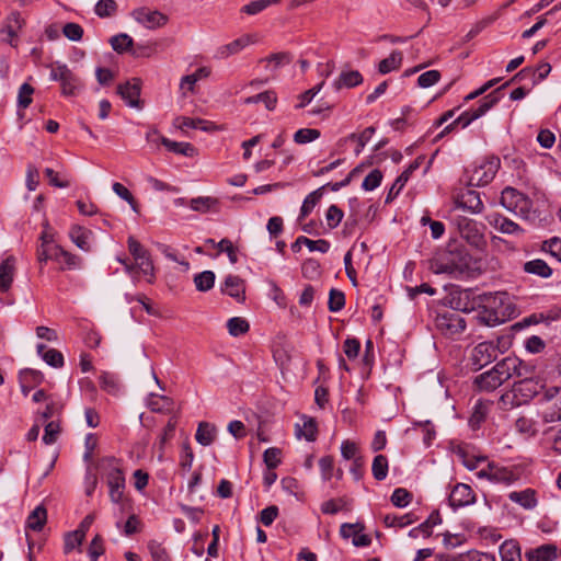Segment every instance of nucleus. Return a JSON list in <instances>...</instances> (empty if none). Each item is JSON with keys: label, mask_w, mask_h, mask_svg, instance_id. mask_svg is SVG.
<instances>
[{"label": "nucleus", "mask_w": 561, "mask_h": 561, "mask_svg": "<svg viewBox=\"0 0 561 561\" xmlns=\"http://www.w3.org/2000/svg\"><path fill=\"white\" fill-rule=\"evenodd\" d=\"M134 20L148 30L162 27L168 22V16L160 11L139 8L131 13Z\"/></svg>", "instance_id": "obj_12"}, {"label": "nucleus", "mask_w": 561, "mask_h": 561, "mask_svg": "<svg viewBox=\"0 0 561 561\" xmlns=\"http://www.w3.org/2000/svg\"><path fill=\"white\" fill-rule=\"evenodd\" d=\"M117 93L130 107H139L140 96V82L138 79H133L124 84L117 87Z\"/></svg>", "instance_id": "obj_19"}, {"label": "nucleus", "mask_w": 561, "mask_h": 561, "mask_svg": "<svg viewBox=\"0 0 561 561\" xmlns=\"http://www.w3.org/2000/svg\"><path fill=\"white\" fill-rule=\"evenodd\" d=\"M176 424H178L176 419L171 417L168 421L165 427L163 428V432L159 436L158 442H157V446L160 450L159 459H162L165 445L173 438L175 428H176Z\"/></svg>", "instance_id": "obj_40"}, {"label": "nucleus", "mask_w": 561, "mask_h": 561, "mask_svg": "<svg viewBox=\"0 0 561 561\" xmlns=\"http://www.w3.org/2000/svg\"><path fill=\"white\" fill-rule=\"evenodd\" d=\"M55 250V261L61 264V268H79L81 266V259L71 254L60 247H51Z\"/></svg>", "instance_id": "obj_31"}, {"label": "nucleus", "mask_w": 561, "mask_h": 561, "mask_svg": "<svg viewBox=\"0 0 561 561\" xmlns=\"http://www.w3.org/2000/svg\"><path fill=\"white\" fill-rule=\"evenodd\" d=\"M500 161L490 159L482 161L479 165H474L469 174V184L472 186H483L489 184L495 176Z\"/></svg>", "instance_id": "obj_6"}, {"label": "nucleus", "mask_w": 561, "mask_h": 561, "mask_svg": "<svg viewBox=\"0 0 561 561\" xmlns=\"http://www.w3.org/2000/svg\"><path fill=\"white\" fill-rule=\"evenodd\" d=\"M222 291L234 298L238 302H242L245 299L244 280L237 275H228L225 278Z\"/></svg>", "instance_id": "obj_20"}, {"label": "nucleus", "mask_w": 561, "mask_h": 561, "mask_svg": "<svg viewBox=\"0 0 561 561\" xmlns=\"http://www.w3.org/2000/svg\"><path fill=\"white\" fill-rule=\"evenodd\" d=\"M483 307L488 316V323L504 322L507 317L514 312L510 296L504 291H496L484 295L482 298Z\"/></svg>", "instance_id": "obj_3"}, {"label": "nucleus", "mask_w": 561, "mask_h": 561, "mask_svg": "<svg viewBox=\"0 0 561 561\" xmlns=\"http://www.w3.org/2000/svg\"><path fill=\"white\" fill-rule=\"evenodd\" d=\"M421 164V158H417L415 161H413L408 169H405L396 180L393 185L391 186L388 198L391 196H397L400 191L403 188L405 183L408 182L410 175L420 168Z\"/></svg>", "instance_id": "obj_35"}, {"label": "nucleus", "mask_w": 561, "mask_h": 561, "mask_svg": "<svg viewBox=\"0 0 561 561\" xmlns=\"http://www.w3.org/2000/svg\"><path fill=\"white\" fill-rule=\"evenodd\" d=\"M60 433V426L57 422L50 421L45 425L44 435H43V442L46 445L54 444Z\"/></svg>", "instance_id": "obj_62"}, {"label": "nucleus", "mask_w": 561, "mask_h": 561, "mask_svg": "<svg viewBox=\"0 0 561 561\" xmlns=\"http://www.w3.org/2000/svg\"><path fill=\"white\" fill-rule=\"evenodd\" d=\"M174 125L181 129L184 128H199L204 131H215L221 129V127L217 126L213 122L205 121L202 118H191L186 116H179L174 121Z\"/></svg>", "instance_id": "obj_23"}, {"label": "nucleus", "mask_w": 561, "mask_h": 561, "mask_svg": "<svg viewBox=\"0 0 561 561\" xmlns=\"http://www.w3.org/2000/svg\"><path fill=\"white\" fill-rule=\"evenodd\" d=\"M297 243H304L311 252L318 251L327 253L330 249V243L324 239L311 240L307 237L300 236L297 238Z\"/></svg>", "instance_id": "obj_52"}, {"label": "nucleus", "mask_w": 561, "mask_h": 561, "mask_svg": "<svg viewBox=\"0 0 561 561\" xmlns=\"http://www.w3.org/2000/svg\"><path fill=\"white\" fill-rule=\"evenodd\" d=\"M194 284L197 290L208 291L214 287L215 273L211 271H204L194 276Z\"/></svg>", "instance_id": "obj_48"}, {"label": "nucleus", "mask_w": 561, "mask_h": 561, "mask_svg": "<svg viewBox=\"0 0 561 561\" xmlns=\"http://www.w3.org/2000/svg\"><path fill=\"white\" fill-rule=\"evenodd\" d=\"M482 228V225L471 219H462L459 222L460 237L477 249H482L486 244Z\"/></svg>", "instance_id": "obj_10"}, {"label": "nucleus", "mask_w": 561, "mask_h": 561, "mask_svg": "<svg viewBox=\"0 0 561 561\" xmlns=\"http://www.w3.org/2000/svg\"><path fill=\"white\" fill-rule=\"evenodd\" d=\"M218 205V201L210 196H199L190 201V207L194 211L206 214Z\"/></svg>", "instance_id": "obj_41"}, {"label": "nucleus", "mask_w": 561, "mask_h": 561, "mask_svg": "<svg viewBox=\"0 0 561 561\" xmlns=\"http://www.w3.org/2000/svg\"><path fill=\"white\" fill-rule=\"evenodd\" d=\"M551 71V66L547 62L540 64L536 69L524 68L520 70L512 81L530 79L533 83L543 80Z\"/></svg>", "instance_id": "obj_27"}, {"label": "nucleus", "mask_w": 561, "mask_h": 561, "mask_svg": "<svg viewBox=\"0 0 561 561\" xmlns=\"http://www.w3.org/2000/svg\"><path fill=\"white\" fill-rule=\"evenodd\" d=\"M128 250L135 260V267L138 274L148 276V283H152L154 278V266L150 259L149 252L134 237L127 240Z\"/></svg>", "instance_id": "obj_5"}, {"label": "nucleus", "mask_w": 561, "mask_h": 561, "mask_svg": "<svg viewBox=\"0 0 561 561\" xmlns=\"http://www.w3.org/2000/svg\"><path fill=\"white\" fill-rule=\"evenodd\" d=\"M416 519L412 518V514H405L402 516L397 515H386L383 518L385 524L388 527H405L412 523H414Z\"/></svg>", "instance_id": "obj_60"}, {"label": "nucleus", "mask_w": 561, "mask_h": 561, "mask_svg": "<svg viewBox=\"0 0 561 561\" xmlns=\"http://www.w3.org/2000/svg\"><path fill=\"white\" fill-rule=\"evenodd\" d=\"M228 332L232 336H239L245 334L249 329V322L241 317L230 318L227 322Z\"/></svg>", "instance_id": "obj_49"}, {"label": "nucleus", "mask_w": 561, "mask_h": 561, "mask_svg": "<svg viewBox=\"0 0 561 561\" xmlns=\"http://www.w3.org/2000/svg\"><path fill=\"white\" fill-rule=\"evenodd\" d=\"M318 427L317 422L312 417L302 416L301 424H296L297 437H304L308 442H313L317 438Z\"/></svg>", "instance_id": "obj_28"}, {"label": "nucleus", "mask_w": 561, "mask_h": 561, "mask_svg": "<svg viewBox=\"0 0 561 561\" xmlns=\"http://www.w3.org/2000/svg\"><path fill=\"white\" fill-rule=\"evenodd\" d=\"M363 530L364 526L359 523H346L341 526L340 534L344 539L352 538V542L356 547H367L370 545L371 539Z\"/></svg>", "instance_id": "obj_16"}, {"label": "nucleus", "mask_w": 561, "mask_h": 561, "mask_svg": "<svg viewBox=\"0 0 561 561\" xmlns=\"http://www.w3.org/2000/svg\"><path fill=\"white\" fill-rule=\"evenodd\" d=\"M474 502L476 494L473 490L465 483H457L449 494V504L454 508L468 506Z\"/></svg>", "instance_id": "obj_13"}, {"label": "nucleus", "mask_w": 561, "mask_h": 561, "mask_svg": "<svg viewBox=\"0 0 561 561\" xmlns=\"http://www.w3.org/2000/svg\"><path fill=\"white\" fill-rule=\"evenodd\" d=\"M403 56L399 50L392 51L389 57L382 59L379 62L378 70L380 73L386 75L391 72L392 70L398 69L401 66Z\"/></svg>", "instance_id": "obj_43"}, {"label": "nucleus", "mask_w": 561, "mask_h": 561, "mask_svg": "<svg viewBox=\"0 0 561 561\" xmlns=\"http://www.w3.org/2000/svg\"><path fill=\"white\" fill-rule=\"evenodd\" d=\"M388 459L383 455H377L371 465V472L376 480L382 481L387 478L388 474Z\"/></svg>", "instance_id": "obj_44"}, {"label": "nucleus", "mask_w": 561, "mask_h": 561, "mask_svg": "<svg viewBox=\"0 0 561 561\" xmlns=\"http://www.w3.org/2000/svg\"><path fill=\"white\" fill-rule=\"evenodd\" d=\"M436 327L443 334L454 337L465 331L466 321L459 313L448 311L436 318Z\"/></svg>", "instance_id": "obj_9"}, {"label": "nucleus", "mask_w": 561, "mask_h": 561, "mask_svg": "<svg viewBox=\"0 0 561 561\" xmlns=\"http://www.w3.org/2000/svg\"><path fill=\"white\" fill-rule=\"evenodd\" d=\"M518 198L519 202L516 204V209H512L511 211L523 219H533L535 217V211L533 209L531 201L526 195H523V197Z\"/></svg>", "instance_id": "obj_45"}, {"label": "nucleus", "mask_w": 561, "mask_h": 561, "mask_svg": "<svg viewBox=\"0 0 561 561\" xmlns=\"http://www.w3.org/2000/svg\"><path fill=\"white\" fill-rule=\"evenodd\" d=\"M255 43V36L251 34H245L240 36L239 38L226 44L221 45L217 48L215 57L218 59H226L232 55H236L243 50L249 45Z\"/></svg>", "instance_id": "obj_15"}, {"label": "nucleus", "mask_w": 561, "mask_h": 561, "mask_svg": "<svg viewBox=\"0 0 561 561\" xmlns=\"http://www.w3.org/2000/svg\"><path fill=\"white\" fill-rule=\"evenodd\" d=\"M500 340L497 341H485L479 343L472 351L471 358L473 360V364L483 367L494 359L497 358L499 354L501 353L500 347Z\"/></svg>", "instance_id": "obj_11"}, {"label": "nucleus", "mask_w": 561, "mask_h": 561, "mask_svg": "<svg viewBox=\"0 0 561 561\" xmlns=\"http://www.w3.org/2000/svg\"><path fill=\"white\" fill-rule=\"evenodd\" d=\"M16 260L13 255H8L0 263V291H8L12 285L15 273Z\"/></svg>", "instance_id": "obj_21"}, {"label": "nucleus", "mask_w": 561, "mask_h": 561, "mask_svg": "<svg viewBox=\"0 0 561 561\" xmlns=\"http://www.w3.org/2000/svg\"><path fill=\"white\" fill-rule=\"evenodd\" d=\"M524 271L528 274H534L542 278H548L552 275V268L541 259L526 262L524 264Z\"/></svg>", "instance_id": "obj_39"}, {"label": "nucleus", "mask_w": 561, "mask_h": 561, "mask_svg": "<svg viewBox=\"0 0 561 561\" xmlns=\"http://www.w3.org/2000/svg\"><path fill=\"white\" fill-rule=\"evenodd\" d=\"M486 220L490 226L501 233L511 236H520L524 233V229L519 225L499 213L488 215Z\"/></svg>", "instance_id": "obj_14"}, {"label": "nucleus", "mask_w": 561, "mask_h": 561, "mask_svg": "<svg viewBox=\"0 0 561 561\" xmlns=\"http://www.w3.org/2000/svg\"><path fill=\"white\" fill-rule=\"evenodd\" d=\"M504 382L502 381L500 375L495 373V368L492 367L490 370L484 371L478 375L473 385L479 391L491 392L497 389Z\"/></svg>", "instance_id": "obj_18"}, {"label": "nucleus", "mask_w": 561, "mask_h": 561, "mask_svg": "<svg viewBox=\"0 0 561 561\" xmlns=\"http://www.w3.org/2000/svg\"><path fill=\"white\" fill-rule=\"evenodd\" d=\"M502 85L500 89L484 96L477 108H471L463 112L453 124L447 126L442 135L449 133L455 124H461L462 128H466L471 122L483 116L490 108H492L500 100L499 92L505 87Z\"/></svg>", "instance_id": "obj_4"}, {"label": "nucleus", "mask_w": 561, "mask_h": 561, "mask_svg": "<svg viewBox=\"0 0 561 561\" xmlns=\"http://www.w3.org/2000/svg\"><path fill=\"white\" fill-rule=\"evenodd\" d=\"M92 232L80 227V226H73L70 229L69 236L72 242L81 250L83 251H90L91 244H90V237Z\"/></svg>", "instance_id": "obj_34"}, {"label": "nucleus", "mask_w": 561, "mask_h": 561, "mask_svg": "<svg viewBox=\"0 0 561 561\" xmlns=\"http://www.w3.org/2000/svg\"><path fill=\"white\" fill-rule=\"evenodd\" d=\"M161 144L171 152L185 157H193L197 150L190 142H178L167 137H161Z\"/></svg>", "instance_id": "obj_37"}, {"label": "nucleus", "mask_w": 561, "mask_h": 561, "mask_svg": "<svg viewBox=\"0 0 561 561\" xmlns=\"http://www.w3.org/2000/svg\"><path fill=\"white\" fill-rule=\"evenodd\" d=\"M363 82V77L357 70L343 71L339 79L334 81V88H354Z\"/></svg>", "instance_id": "obj_38"}, {"label": "nucleus", "mask_w": 561, "mask_h": 561, "mask_svg": "<svg viewBox=\"0 0 561 561\" xmlns=\"http://www.w3.org/2000/svg\"><path fill=\"white\" fill-rule=\"evenodd\" d=\"M508 499L525 510H534L538 504L537 493L534 489L513 491L508 494Z\"/></svg>", "instance_id": "obj_26"}, {"label": "nucleus", "mask_w": 561, "mask_h": 561, "mask_svg": "<svg viewBox=\"0 0 561 561\" xmlns=\"http://www.w3.org/2000/svg\"><path fill=\"white\" fill-rule=\"evenodd\" d=\"M457 206L473 214L481 213L483 209L480 194L473 190L463 192L457 199Z\"/></svg>", "instance_id": "obj_22"}, {"label": "nucleus", "mask_w": 561, "mask_h": 561, "mask_svg": "<svg viewBox=\"0 0 561 561\" xmlns=\"http://www.w3.org/2000/svg\"><path fill=\"white\" fill-rule=\"evenodd\" d=\"M450 306L455 310L469 312L473 309V304L470 301L469 290H459L450 294Z\"/></svg>", "instance_id": "obj_33"}, {"label": "nucleus", "mask_w": 561, "mask_h": 561, "mask_svg": "<svg viewBox=\"0 0 561 561\" xmlns=\"http://www.w3.org/2000/svg\"><path fill=\"white\" fill-rule=\"evenodd\" d=\"M112 188L117 196H119L122 199L126 201L130 205L134 211L138 213L137 202L135 201L131 193L123 184L115 182Z\"/></svg>", "instance_id": "obj_59"}, {"label": "nucleus", "mask_w": 561, "mask_h": 561, "mask_svg": "<svg viewBox=\"0 0 561 561\" xmlns=\"http://www.w3.org/2000/svg\"><path fill=\"white\" fill-rule=\"evenodd\" d=\"M217 435V428L208 422H201L197 426L195 439L203 446H209L214 443Z\"/></svg>", "instance_id": "obj_29"}, {"label": "nucleus", "mask_w": 561, "mask_h": 561, "mask_svg": "<svg viewBox=\"0 0 561 561\" xmlns=\"http://www.w3.org/2000/svg\"><path fill=\"white\" fill-rule=\"evenodd\" d=\"M147 405L153 412H163L170 410L171 400L164 396L150 394Z\"/></svg>", "instance_id": "obj_51"}, {"label": "nucleus", "mask_w": 561, "mask_h": 561, "mask_svg": "<svg viewBox=\"0 0 561 561\" xmlns=\"http://www.w3.org/2000/svg\"><path fill=\"white\" fill-rule=\"evenodd\" d=\"M525 557L527 561H553L558 557V548L551 543L542 545L528 550Z\"/></svg>", "instance_id": "obj_25"}, {"label": "nucleus", "mask_w": 561, "mask_h": 561, "mask_svg": "<svg viewBox=\"0 0 561 561\" xmlns=\"http://www.w3.org/2000/svg\"><path fill=\"white\" fill-rule=\"evenodd\" d=\"M264 103L268 111H273L276 106L277 96L274 91H265L256 95L244 99V104Z\"/></svg>", "instance_id": "obj_42"}, {"label": "nucleus", "mask_w": 561, "mask_h": 561, "mask_svg": "<svg viewBox=\"0 0 561 561\" xmlns=\"http://www.w3.org/2000/svg\"><path fill=\"white\" fill-rule=\"evenodd\" d=\"M495 373H497L503 382L513 377H523L528 375L529 368L516 356H507L499 362L495 366Z\"/></svg>", "instance_id": "obj_8"}, {"label": "nucleus", "mask_w": 561, "mask_h": 561, "mask_svg": "<svg viewBox=\"0 0 561 561\" xmlns=\"http://www.w3.org/2000/svg\"><path fill=\"white\" fill-rule=\"evenodd\" d=\"M518 198L519 202L516 204V209H512L511 211L523 219H533L535 217V211L533 209L531 201L526 195H523V197Z\"/></svg>", "instance_id": "obj_46"}, {"label": "nucleus", "mask_w": 561, "mask_h": 561, "mask_svg": "<svg viewBox=\"0 0 561 561\" xmlns=\"http://www.w3.org/2000/svg\"><path fill=\"white\" fill-rule=\"evenodd\" d=\"M345 305L344 293L332 288L329 293L328 308L331 312H339Z\"/></svg>", "instance_id": "obj_55"}, {"label": "nucleus", "mask_w": 561, "mask_h": 561, "mask_svg": "<svg viewBox=\"0 0 561 561\" xmlns=\"http://www.w3.org/2000/svg\"><path fill=\"white\" fill-rule=\"evenodd\" d=\"M216 248L218 249L219 252H224L228 255L231 264H236L238 262V249L232 244V242L229 239H221L216 244Z\"/></svg>", "instance_id": "obj_58"}, {"label": "nucleus", "mask_w": 561, "mask_h": 561, "mask_svg": "<svg viewBox=\"0 0 561 561\" xmlns=\"http://www.w3.org/2000/svg\"><path fill=\"white\" fill-rule=\"evenodd\" d=\"M320 137V131L314 128H301L294 135V141L299 145L311 142Z\"/></svg>", "instance_id": "obj_56"}, {"label": "nucleus", "mask_w": 561, "mask_h": 561, "mask_svg": "<svg viewBox=\"0 0 561 561\" xmlns=\"http://www.w3.org/2000/svg\"><path fill=\"white\" fill-rule=\"evenodd\" d=\"M412 494L402 488H398L391 495V502L397 507H405L411 502Z\"/></svg>", "instance_id": "obj_63"}, {"label": "nucleus", "mask_w": 561, "mask_h": 561, "mask_svg": "<svg viewBox=\"0 0 561 561\" xmlns=\"http://www.w3.org/2000/svg\"><path fill=\"white\" fill-rule=\"evenodd\" d=\"M471 261L467 253H448L433 260L431 268L435 274L459 277L470 270Z\"/></svg>", "instance_id": "obj_2"}, {"label": "nucleus", "mask_w": 561, "mask_h": 561, "mask_svg": "<svg viewBox=\"0 0 561 561\" xmlns=\"http://www.w3.org/2000/svg\"><path fill=\"white\" fill-rule=\"evenodd\" d=\"M325 186H322L313 192H311L304 201L302 206L300 208V218L307 217L314 206L318 204L320 198L323 195V190Z\"/></svg>", "instance_id": "obj_47"}, {"label": "nucleus", "mask_w": 561, "mask_h": 561, "mask_svg": "<svg viewBox=\"0 0 561 561\" xmlns=\"http://www.w3.org/2000/svg\"><path fill=\"white\" fill-rule=\"evenodd\" d=\"M523 377L524 378L520 381L514 383L513 389L514 393H516L524 404L538 394L540 385L533 378L527 377V375Z\"/></svg>", "instance_id": "obj_17"}, {"label": "nucleus", "mask_w": 561, "mask_h": 561, "mask_svg": "<svg viewBox=\"0 0 561 561\" xmlns=\"http://www.w3.org/2000/svg\"><path fill=\"white\" fill-rule=\"evenodd\" d=\"M34 93V89L28 83H23L18 93V106L20 108H27L32 103V95Z\"/></svg>", "instance_id": "obj_57"}, {"label": "nucleus", "mask_w": 561, "mask_h": 561, "mask_svg": "<svg viewBox=\"0 0 561 561\" xmlns=\"http://www.w3.org/2000/svg\"><path fill=\"white\" fill-rule=\"evenodd\" d=\"M112 48L117 53L128 50L133 46V38L125 33L113 36L110 41Z\"/></svg>", "instance_id": "obj_54"}, {"label": "nucleus", "mask_w": 561, "mask_h": 561, "mask_svg": "<svg viewBox=\"0 0 561 561\" xmlns=\"http://www.w3.org/2000/svg\"><path fill=\"white\" fill-rule=\"evenodd\" d=\"M24 24V20L21 18V14L19 12H12L8 19L7 24L3 27V33H5L9 37L8 42L12 46H16L15 43H13V39L18 36V32L22 28Z\"/></svg>", "instance_id": "obj_32"}, {"label": "nucleus", "mask_w": 561, "mask_h": 561, "mask_svg": "<svg viewBox=\"0 0 561 561\" xmlns=\"http://www.w3.org/2000/svg\"><path fill=\"white\" fill-rule=\"evenodd\" d=\"M523 193L518 192L515 188L506 187L503 190L501 195V204L507 209H516V204L519 202L518 197H523Z\"/></svg>", "instance_id": "obj_50"}, {"label": "nucleus", "mask_w": 561, "mask_h": 561, "mask_svg": "<svg viewBox=\"0 0 561 561\" xmlns=\"http://www.w3.org/2000/svg\"><path fill=\"white\" fill-rule=\"evenodd\" d=\"M501 561H523L520 547L515 540H506L500 546Z\"/></svg>", "instance_id": "obj_36"}, {"label": "nucleus", "mask_w": 561, "mask_h": 561, "mask_svg": "<svg viewBox=\"0 0 561 561\" xmlns=\"http://www.w3.org/2000/svg\"><path fill=\"white\" fill-rule=\"evenodd\" d=\"M382 180V174L379 170H373L363 181L362 187L365 191H374L377 188Z\"/></svg>", "instance_id": "obj_64"}, {"label": "nucleus", "mask_w": 561, "mask_h": 561, "mask_svg": "<svg viewBox=\"0 0 561 561\" xmlns=\"http://www.w3.org/2000/svg\"><path fill=\"white\" fill-rule=\"evenodd\" d=\"M101 469L105 472L108 496L114 504L121 505L124 510L127 501L125 496V476L117 459L107 457L102 459Z\"/></svg>", "instance_id": "obj_1"}, {"label": "nucleus", "mask_w": 561, "mask_h": 561, "mask_svg": "<svg viewBox=\"0 0 561 561\" xmlns=\"http://www.w3.org/2000/svg\"><path fill=\"white\" fill-rule=\"evenodd\" d=\"M117 3L114 0H99L94 7V12L100 18H107L115 14Z\"/></svg>", "instance_id": "obj_53"}, {"label": "nucleus", "mask_w": 561, "mask_h": 561, "mask_svg": "<svg viewBox=\"0 0 561 561\" xmlns=\"http://www.w3.org/2000/svg\"><path fill=\"white\" fill-rule=\"evenodd\" d=\"M47 522V511L44 505L36 506L26 519V528L41 531Z\"/></svg>", "instance_id": "obj_30"}, {"label": "nucleus", "mask_w": 561, "mask_h": 561, "mask_svg": "<svg viewBox=\"0 0 561 561\" xmlns=\"http://www.w3.org/2000/svg\"><path fill=\"white\" fill-rule=\"evenodd\" d=\"M282 451L279 448L271 447L267 448L263 454V460L267 469H275L280 463Z\"/></svg>", "instance_id": "obj_61"}, {"label": "nucleus", "mask_w": 561, "mask_h": 561, "mask_svg": "<svg viewBox=\"0 0 561 561\" xmlns=\"http://www.w3.org/2000/svg\"><path fill=\"white\" fill-rule=\"evenodd\" d=\"M51 80L59 81L65 95H73L80 87L79 79L64 64H55L50 70Z\"/></svg>", "instance_id": "obj_7"}, {"label": "nucleus", "mask_w": 561, "mask_h": 561, "mask_svg": "<svg viewBox=\"0 0 561 561\" xmlns=\"http://www.w3.org/2000/svg\"><path fill=\"white\" fill-rule=\"evenodd\" d=\"M520 478V470L516 467H500L495 465L492 473V482L512 485Z\"/></svg>", "instance_id": "obj_24"}]
</instances>
